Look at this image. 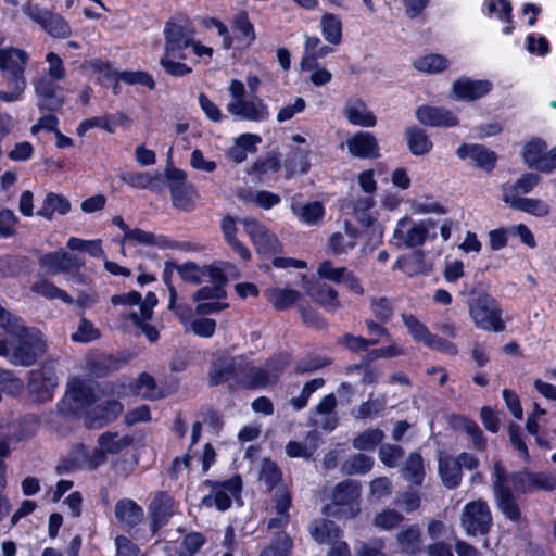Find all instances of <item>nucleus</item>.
<instances>
[{"instance_id":"obj_40","label":"nucleus","mask_w":556,"mask_h":556,"mask_svg":"<svg viewBox=\"0 0 556 556\" xmlns=\"http://www.w3.org/2000/svg\"><path fill=\"white\" fill-rule=\"evenodd\" d=\"M70 210L71 204L66 198L51 192L45 198L38 214L47 219H51L55 213L64 215L70 212Z\"/></svg>"},{"instance_id":"obj_12","label":"nucleus","mask_w":556,"mask_h":556,"mask_svg":"<svg viewBox=\"0 0 556 556\" xmlns=\"http://www.w3.org/2000/svg\"><path fill=\"white\" fill-rule=\"evenodd\" d=\"M491 522L492 516L486 502L477 500L465 505L460 516V526L467 534H484L489 531Z\"/></svg>"},{"instance_id":"obj_20","label":"nucleus","mask_w":556,"mask_h":556,"mask_svg":"<svg viewBox=\"0 0 556 556\" xmlns=\"http://www.w3.org/2000/svg\"><path fill=\"white\" fill-rule=\"evenodd\" d=\"M492 88L488 80L462 78L452 86L451 98L462 101H473L486 94Z\"/></svg>"},{"instance_id":"obj_64","label":"nucleus","mask_w":556,"mask_h":556,"mask_svg":"<svg viewBox=\"0 0 556 556\" xmlns=\"http://www.w3.org/2000/svg\"><path fill=\"white\" fill-rule=\"evenodd\" d=\"M176 269L182 280L191 283L201 282L202 278L205 275L204 268L191 262L179 265L176 267Z\"/></svg>"},{"instance_id":"obj_52","label":"nucleus","mask_w":556,"mask_h":556,"mask_svg":"<svg viewBox=\"0 0 556 556\" xmlns=\"http://www.w3.org/2000/svg\"><path fill=\"white\" fill-rule=\"evenodd\" d=\"M258 479L265 483L267 489L271 490L280 482L281 472L274 462L263 459L260 467Z\"/></svg>"},{"instance_id":"obj_50","label":"nucleus","mask_w":556,"mask_h":556,"mask_svg":"<svg viewBox=\"0 0 556 556\" xmlns=\"http://www.w3.org/2000/svg\"><path fill=\"white\" fill-rule=\"evenodd\" d=\"M205 542V536L202 533L190 532L182 538L177 554L179 556H194Z\"/></svg>"},{"instance_id":"obj_32","label":"nucleus","mask_w":556,"mask_h":556,"mask_svg":"<svg viewBox=\"0 0 556 556\" xmlns=\"http://www.w3.org/2000/svg\"><path fill=\"white\" fill-rule=\"evenodd\" d=\"M439 473L447 488H456L462 481L459 460L448 455H441L439 458Z\"/></svg>"},{"instance_id":"obj_29","label":"nucleus","mask_w":556,"mask_h":556,"mask_svg":"<svg viewBox=\"0 0 556 556\" xmlns=\"http://www.w3.org/2000/svg\"><path fill=\"white\" fill-rule=\"evenodd\" d=\"M114 513L118 522L127 528L137 526L143 519V509L129 498L118 501Z\"/></svg>"},{"instance_id":"obj_63","label":"nucleus","mask_w":556,"mask_h":556,"mask_svg":"<svg viewBox=\"0 0 556 556\" xmlns=\"http://www.w3.org/2000/svg\"><path fill=\"white\" fill-rule=\"evenodd\" d=\"M193 188L191 186H177L172 189L173 203L180 210H188L193 200Z\"/></svg>"},{"instance_id":"obj_28","label":"nucleus","mask_w":556,"mask_h":556,"mask_svg":"<svg viewBox=\"0 0 556 556\" xmlns=\"http://www.w3.org/2000/svg\"><path fill=\"white\" fill-rule=\"evenodd\" d=\"M291 507L290 493L285 488H280L276 491L274 497V510L276 517L270 518L268 521V528H283L290 521L289 509Z\"/></svg>"},{"instance_id":"obj_21","label":"nucleus","mask_w":556,"mask_h":556,"mask_svg":"<svg viewBox=\"0 0 556 556\" xmlns=\"http://www.w3.org/2000/svg\"><path fill=\"white\" fill-rule=\"evenodd\" d=\"M416 117L429 127H453L458 124L457 116L443 108L421 106L416 111Z\"/></svg>"},{"instance_id":"obj_7","label":"nucleus","mask_w":556,"mask_h":556,"mask_svg":"<svg viewBox=\"0 0 556 556\" xmlns=\"http://www.w3.org/2000/svg\"><path fill=\"white\" fill-rule=\"evenodd\" d=\"M361 490L356 481L346 480L336 485L331 503L327 506L329 515L342 518H354L359 511Z\"/></svg>"},{"instance_id":"obj_44","label":"nucleus","mask_w":556,"mask_h":556,"mask_svg":"<svg viewBox=\"0 0 556 556\" xmlns=\"http://www.w3.org/2000/svg\"><path fill=\"white\" fill-rule=\"evenodd\" d=\"M402 472L404 478L413 484H420L425 477L424 460L417 453H412L406 459Z\"/></svg>"},{"instance_id":"obj_47","label":"nucleus","mask_w":556,"mask_h":556,"mask_svg":"<svg viewBox=\"0 0 556 556\" xmlns=\"http://www.w3.org/2000/svg\"><path fill=\"white\" fill-rule=\"evenodd\" d=\"M236 359L228 361L226 358L216 359L210 369V382L219 384L227 381L232 376Z\"/></svg>"},{"instance_id":"obj_60","label":"nucleus","mask_w":556,"mask_h":556,"mask_svg":"<svg viewBox=\"0 0 556 556\" xmlns=\"http://www.w3.org/2000/svg\"><path fill=\"white\" fill-rule=\"evenodd\" d=\"M99 330L94 328L93 324L87 320L86 318H81L77 330L72 333V340L75 342L87 343L92 340H96L99 337Z\"/></svg>"},{"instance_id":"obj_56","label":"nucleus","mask_w":556,"mask_h":556,"mask_svg":"<svg viewBox=\"0 0 556 556\" xmlns=\"http://www.w3.org/2000/svg\"><path fill=\"white\" fill-rule=\"evenodd\" d=\"M374 464V459L364 454H356L343 464V471L348 475L367 472Z\"/></svg>"},{"instance_id":"obj_48","label":"nucleus","mask_w":556,"mask_h":556,"mask_svg":"<svg viewBox=\"0 0 556 556\" xmlns=\"http://www.w3.org/2000/svg\"><path fill=\"white\" fill-rule=\"evenodd\" d=\"M384 438V433L379 429H368L357 434L353 440V446L361 451L374 450Z\"/></svg>"},{"instance_id":"obj_31","label":"nucleus","mask_w":556,"mask_h":556,"mask_svg":"<svg viewBox=\"0 0 556 556\" xmlns=\"http://www.w3.org/2000/svg\"><path fill=\"white\" fill-rule=\"evenodd\" d=\"M413 215H443L446 213L444 205L431 194L416 195L407 200Z\"/></svg>"},{"instance_id":"obj_49","label":"nucleus","mask_w":556,"mask_h":556,"mask_svg":"<svg viewBox=\"0 0 556 556\" xmlns=\"http://www.w3.org/2000/svg\"><path fill=\"white\" fill-rule=\"evenodd\" d=\"M376 205V199L374 194L365 193L353 201V212L357 216L358 220L365 226L372 224V218L367 214Z\"/></svg>"},{"instance_id":"obj_25","label":"nucleus","mask_w":556,"mask_h":556,"mask_svg":"<svg viewBox=\"0 0 556 556\" xmlns=\"http://www.w3.org/2000/svg\"><path fill=\"white\" fill-rule=\"evenodd\" d=\"M503 200L510 207L526 212L528 214H532L536 217H543L549 213L548 205L539 199L520 198L518 194H510V192H505L503 194Z\"/></svg>"},{"instance_id":"obj_6","label":"nucleus","mask_w":556,"mask_h":556,"mask_svg":"<svg viewBox=\"0 0 556 556\" xmlns=\"http://www.w3.org/2000/svg\"><path fill=\"white\" fill-rule=\"evenodd\" d=\"M228 90L232 100L227 104V110L232 115L253 122H262L269 117L268 106L261 99L244 98L245 88L241 81L232 80Z\"/></svg>"},{"instance_id":"obj_54","label":"nucleus","mask_w":556,"mask_h":556,"mask_svg":"<svg viewBox=\"0 0 556 556\" xmlns=\"http://www.w3.org/2000/svg\"><path fill=\"white\" fill-rule=\"evenodd\" d=\"M233 28L240 33L242 40L250 46L256 38L254 27L249 21L247 12H239L232 20Z\"/></svg>"},{"instance_id":"obj_58","label":"nucleus","mask_w":556,"mask_h":556,"mask_svg":"<svg viewBox=\"0 0 556 556\" xmlns=\"http://www.w3.org/2000/svg\"><path fill=\"white\" fill-rule=\"evenodd\" d=\"M121 179L126 185L138 188L147 189L150 188L155 178L147 172H127L121 175Z\"/></svg>"},{"instance_id":"obj_19","label":"nucleus","mask_w":556,"mask_h":556,"mask_svg":"<svg viewBox=\"0 0 556 556\" xmlns=\"http://www.w3.org/2000/svg\"><path fill=\"white\" fill-rule=\"evenodd\" d=\"M58 386V377L51 369H40L30 372L28 393L34 401L47 402L53 397Z\"/></svg>"},{"instance_id":"obj_3","label":"nucleus","mask_w":556,"mask_h":556,"mask_svg":"<svg viewBox=\"0 0 556 556\" xmlns=\"http://www.w3.org/2000/svg\"><path fill=\"white\" fill-rule=\"evenodd\" d=\"M434 228L435 222L432 219L415 220L412 216L404 215L396 220L391 243L399 249L421 247L428 240L435 239Z\"/></svg>"},{"instance_id":"obj_10","label":"nucleus","mask_w":556,"mask_h":556,"mask_svg":"<svg viewBox=\"0 0 556 556\" xmlns=\"http://www.w3.org/2000/svg\"><path fill=\"white\" fill-rule=\"evenodd\" d=\"M211 486V493L202 498L206 507H216L218 510H226L231 506L233 500L239 498L242 481L239 476H233L225 481H206Z\"/></svg>"},{"instance_id":"obj_18","label":"nucleus","mask_w":556,"mask_h":556,"mask_svg":"<svg viewBox=\"0 0 556 556\" xmlns=\"http://www.w3.org/2000/svg\"><path fill=\"white\" fill-rule=\"evenodd\" d=\"M241 223L245 233L250 237L257 253L269 255L279 251L280 243L277 237L271 233L263 224L254 218H243Z\"/></svg>"},{"instance_id":"obj_39","label":"nucleus","mask_w":556,"mask_h":556,"mask_svg":"<svg viewBox=\"0 0 556 556\" xmlns=\"http://www.w3.org/2000/svg\"><path fill=\"white\" fill-rule=\"evenodd\" d=\"M122 245L123 249L126 245L166 247L163 238H157L152 232H148L139 228L127 230V233L123 237Z\"/></svg>"},{"instance_id":"obj_26","label":"nucleus","mask_w":556,"mask_h":556,"mask_svg":"<svg viewBox=\"0 0 556 556\" xmlns=\"http://www.w3.org/2000/svg\"><path fill=\"white\" fill-rule=\"evenodd\" d=\"M309 533L318 544H327L330 547L338 542H342L341 530L330 520H315L309 526Z\"/></svg>"},{"instance_id":"obj_61","label":"nucleus","mask_w":556,"mask_h":556,"mask_svg":"<svg viewBox=\"0 0 556 556\" xmlns=\"http://www.w3.org/2000/svg\"><path fill=\"white\" fill-rule=\"evenodd\" d=\"M187 329H190L194 334L202 338H210L214 334L216 329V321L211 318H195L189 324H184Z\"/></svg>"},{"instance_id":"obj_9","label":"nucleus","mask_w":556,"mask_h":556,"mask_svg":"<svg viewBox=\"0 0 556 556\" xmlns=\"http://www.w3.org/2000/svg\"><path fill=\"white\" fill-rule=\"evenodd\" d=\"M23 12L54 38H67L72 35V28L68 22L60 14H55L33 3L25 4Z\"/></svg>"},{"instance_id":"obj_4","label":"nucleus","mask_w":556,"mask_h":556,"mask_svg":"<svg viewBox=\"0 0 556 556\" xmlns=\"http://www.w3.org/2000/svg\"><path fill=\"white\" fill-rule=\"evenodd\" d=\"M111 302L114 305H139V313L135 311L130 313L131 320L141 329L150 342H155L159 339V331L148 323L152 318L153 308L157 304V298L153 292L147 293L141 301L139 292L130 291L113 295Z\"/></svg>"},{"instance_id":"obj_37","label":"nucleus","mask_w":556,"mask_h":556,"mask_svg":"<svg viewBox=\"0 0 556 556\" xmlns=\"http://www.w3.org/2000/svg\"><path fill=\"white\" fill-rule=\"evenodd\" d=\"M309 154L311 149L308 146L291 150L286 161L288 178L294 174H304L309 169Z\"/></svg>"},{"instance_id":"obj_8","label":"nucleus","mask_w":556,"mask_h":556,"mask_svg":"<svg viewBox=\"0 0 556 556\" xmlns=\"http://www.w3.org/2000/svg\"><path fill=\"white\" fill-rule=\"evenodd\" d=\"M92 399L93 390L90 386L78 378H73L56 408L59 414L64 417L75 416L79 412L86 414V408L91 405Z\"/></svg>"},{"instance_id":"obj_16","label":"nucleus","mask_w":556,"mask_h":556,"mask_svg":"<svg viewBox=\"0 0 556 556\" xmlns=\"http://www.w3.org/2000/svg\"><path fill=\"white\" fill-rule=\"evenodd\" d=\"M123 412V405L114 400H99L93 392L91 405L86 408L85 425L99 429L115 420Z\"/></svg>"},{"instance_id":"obj_46","label":"nucleus","mask_w":556,"mask_h":556,"mask_svg":"<svg viewBox=\"0 0 556 556\" xmlns=\"http://www.w3.org/2000/svg\"><path fill=\"white\" fill-rule=\"evenodd\" d=\"M293 213L307 225L316 224L324 216V207L319 202L306 203L302 206L292 205Z\"/></svg>"},{"instance_id":"obj_24","label":"nucleus","mask_w":556,"mask_h":556,"mask_svg":"<svg viewBox=\"0 0 556 556\" xmlns=\"http://www.w3.org/2000/svg\"><path fill=\"white\" fill-rule=\"evenodd\" d=\"M456 154L459 159H470L477 166L491 170L496 162L495 152L480 144H462L457 148Z\"/></svg>"},{"instance_id":"obj_35","label":"nucleus","mask_w":556,"mask_h":556,"mask_svg":"<svg viewBox=\"0 0 556 556\" xmlns=\"http://www.w3.org/2000/svg\"><path fill=\"white\" fill-rule=\"evenodd\" d=\"M396 542L402 553L414 555L421 551V530L410 526L396 535Z\"/></svg>"},{"instance_id":"obj_43","label":"nucleus","mask_w":556,"mask_h":556,"mask_svg":"<svg viewBox=\"0 0 556 556\" xmlns=\"http://www.w3.org/2000/svg\"><path fill=\"white\" fill-rule=\"evenodd\" d=\"M26 62L25 51L12 47L0 49V70H21Z\"/></svg>"},{"instance_id":"obj_1","label":"nucleus","mask_w":556,"mask_h":556,"mask_svg":"<svg viewBox=\"0 0 556 556\" xmlns=\"http://www.w3.org/2000/svg\"><path fill=\"white\" fill-rule=\"evenodd\" d=\"M48 351V342L42 332L26 327L0 305V356L12 365L28 367Z\"/></svg>"},{"instance_id":"obj_33","label":"nucleus","mask_w":556,"mask_h":556,"mask_svg":"<svg viewBox=\"0 0 556 556\" xmlns=\"http://www.w3.org/2000/svg\"><path fill=\"white\" fill-rule=\"evenodd\" d=\"M222 231L224 238L231 250L239 255V257L243 261H249L251 258L250 250L237 238V227L236 222L232 217H224L222 220Z\"/></svg>"},{"instance_id":"obj_51","label":"nucleus","mask_w":556,"mask_h":556,"mask_svg":"<svg viewBox=\"0 0 556 556\" xmlns=\"http://www.w3.org/2000/svg\"><path fill=\"white\" fill-rule=\"evenodd\" d=\"M67 248L73 251H85L93 257H104V252L101 248L100 240H84L80 238L72 237L67 241Z\"/></svg>"},{"instance_id":"obj_30","label":"nucleus","mask_w":556,"mask_h":556,"mask_svg":"<svg viewBox=\"0 0 556 556\" xmlns=\"http://www.w3.org/2000/svg\"><path fill=\"white\" fill-rule=\"evenodd\" d=\"M152 530L155 532L173 514V500L165 493L157 494L150 505Z\"/></svg>"},{"instance_id":"obj_27","label":"nucleus","mask_w":556,"mask_h":556,"mask_svg":"<svg viewBox=\"0 0 556 556\" xmlns=\"http://www.w3.org/2000/svg\"><path fill=\"white\" fill-rule=\"evenodd\" d=\"M337 400L333 394L325 395L318 403L314 414V424L325 430H332L337 426L334 408Z\"/></svg>"},{"instance_id":"obj_38","label":"nucleus","mask_w":556,"mask_h":556,"mask_svg":"<svg viewBox=\"0 0 556 556\" xmlns=\"http://www.w3.org/2000/svg\"><path fill=\"white\" fill-rule=\"evenodd\" d=\"M405 136L408 148L414 155H425L431 151L432 142L425 130L410 127L406 130Z\"/></svg>"},{"instance_id":"obj_34","label":"nucleus","mask_w":556,"mask_h":556,"mask_svg":"<svg viewBox=\"0 0 556 556\" xmlns=\"http://www.w3.org/2000/svg\"><path fill=\"white\" fill-rule=\"evenodd\" d=\"M268 302L278 311L293 306L302 298L301 293L288 288H274L266 291Z\"/></svg>"},{"instance_id":"obj_22","label":"nucleus","mask_w":556,"mask_h":556,"mask_svg":"<svg viewBox=\"0 0 556 556\" xmlns=\"http://www.w3.org/2000/svg\"><path fill=\"white\" fill-rule=\"evenodd\" d=\"M349 152L359 159H376L380 150L376 138L369 132L359 131L346 140Z\"/></svg>"},{"instance_id":"obj_17","label":"nucleus","mask_w":556,"mask_h":556,"mask_svg":"<svg viewBox=\"0 0 556 556\" xmlns=\"http://www.w3.org/2000/svg\"><path fill=\"white\" fill-rule=\"evenodd\" d=\"M59 78H61V72H47L37 80L35 90L41 110L56 111L62 106L63 94L55 85V79Z\"/></svg>"},{"instance_id":"obj_53","label":"nucleus","mask_w":556,"mask_h":556,"mask_svg":"<svg viewBox=\"0 0 556 556\" xmlns=\"http://www.w3.org/2000/svg\"><path fill=\"white\" fill-rule=\"evenodd\" d=\"M403 521V516L395 509L386 508L376 514L372 523L381 530H392Z\"/></svg>"},{"instance_id":"obj_15","label":"nucleus","mask_w":556,"mask_h":556,"mask_svg":"<svg viewBox=\"0 0 556 556\" xmlns=\"http://www.w3.org/2000/svg\"><path fill=\"white\" fill-rule=\"evenodd\" d=\"M98 446L93 451L91 460L86 463L87 466L99 467L106 460V455H116L125 451L132 443V438L128 434L116 431H105L98 438Z\"/></svg>"},{"instance_id":"obj_13","label":"nucleus","mask_w":556,"mask_h":556,"mask_svg":"<svg viewBox=\"0 0 556 556\" xmlns=\"http://www.w3.org/2000/svg\"><path fill=\"white\" fill-rule=\"evenodd\" d=\"M493 475V490L498 509L507 519L515 522L519 521L521 513L515 497L513 496L511 490L507 484L508 480L505 478V470L500 463L494 465Z\"/></svg>"},{"instance_id":"obj_14","label":"nucleus","mask_w":556,"mask_h":556,"mask_svg":"<svg viewBox=\"0 0 556 556\" xmlns=\"http://www.w3.org/2000/svg\"><path fill=\"white\" fill-rule=\"evenodd\" d=\"M525 163L539 172L556 170V147L547 151V144L540 138H533L523 147Z\"/></svg>"},{"instance_id":"obj_55","label":"nucleus","mask_w":556,"mask_h":556,"mask_svg":"<svg viewBox=\"0 0 556 556\" xmlns=\"http://www.w3.org/2000/svg\"><path fill=\"white\" fill-rule=\"evenodd\" d=\"M355 238L352 233H333L328 243V249L333 254H342L352 250L355 247Z\"/></svg>"},{"instance_id":"obj_41","label":"nucleus","mask_w":556,"mask_h":556,"mask_svg":"<svg viewBox=\"0 0 556 556\" xmlns=\"http://www.w3.org/2000/svg\"><path fill=\"white\" fill-rule=\"evenodd\" d=\"M31 291L49 300L59 299L66 304H73V298L64 290L58 288L54 283L40 279L30 287Z\"/></svg>"},{"instance_id":"obj_45","label":"nucleus","mask_w":556,"mask_h":556,"mask_svg":"<svg viewBox=\"0 0 556 556\" xmlns=\"http://www.w3.org/2000/svg\"><path fill=\"white\" fill-rule=\"evenodd\" d=\"M321 33L325 39L332 45H338L342 37L341 21L331 13H326L320 20Z\"/></svg>"},{"instance_id":"obj_59","label":"nucleus","mask_w":556,"mask_h":556,"mask_svg":"<svg viewBox=\"0 0 556 556\" xmlns=\"http://www.w3.org/2000/svg\"><path fill=\"white\" fill-rule=\"evenodd\" d=\"M325 384L323 378H315L306 382L302 389L301 394L298 397L291 400V404L296 410L304 408L308 402L311 395L320 389Z\"/></svg>"},{"instance_id":"obj_23","label":"nucleus","mask_w":556,"mask_h":556,"mask_svg":"<svg viewBox=\"0 0 556 556\" xmlns=\"http://www.w3.org/2000/svg\"><path fill=\"white\" fill-rule=\"evenodd\" d=\"M343 114L345 118L354 126L374 127L377 123L375 114L367 108L361 99H350L346 101Z\"/></svg>"},{"instance_id":"obj_62","label":"nucleus","mask_w":556,"mask_h":556,"mask_svg":"<svg viewBox=\"0 0 556 556\" xmlns=\"http://www.w3.org/2000/svg\"><path fill=\"white\" fill-rule=\"evenodd\" d=\"M291 539L286 533L278 536L277 541L263 549L260 556H288L291 549Z\"/></svg>"},{"instance_id":"obj_36","label":"nucleus","mask_w":556,"mask_h":556,"mask_svg":"<svg viewBox=\"0 0 556 556\" xmlns=\"http://www.w3.org/2000/svg\"><path fill=\"white\" fill-rule=\"evenodd\" d=\"M307 293L329 312H336L341 306L338 292L327 285H318L315 288L308 289Z\"/></svg>"},{"instance_id":"obj_57","label":"nucleus","mask_w":556,"mask_h":556,"mask_svg":"<svg viewBox=\"0 0 556 556\" xmlns=\"http://www.w3.org/2000/svg\"><path fill=\"white\" fill-rule=\"evenodd\" d=\"M505 478L510 490L514 489L518 493L534 492V473L518 472Z\"/></svg>"},{"instance_id":"obj_2","label":"nucleus","mask_w":556,"mask_h":556,"mask_svg":"<svg viewBox=\"0 0 556 556\" xmlns=\"http://www.w3.org/2000/svg\"><path fill=\"white\" fill-rule=\"evenodd\" d=\"M165 55L161 59V65L168 70H191L182 61L187 59V50L200 59H211L213 49L194 39L195 29L192 22L177 15L169 18L164 25Z\"/></svg>"},{"instance_id":"obj_5","label":"nucleus","mask_w":556,"mask_h":556,"mask_svg":"<svg viewBox=\"0 0 556 556\" xmlns=\"http://www.w3.org/2000/svg\"><path fill=\"white\" fill-rule=\"evenodd\" d=\"M468 312L475 326L479 329L494 332L505 329L497 302L486 293L472 294L468 300Z\"/></svg>"},{"instance_id":"obj_42","label":"nucleus","mask_w":556,"mask_h":556,"mask_svg":"<svg viewBox=\"0 0 556 556\" xmlns=\"http://www.w3.org/2000/svg\"><path fill=\"white\" fill-rule=\"evenodd\" d=\"M402 320L407 328L408 333L416 342H421L427 346L433 333L430 332L428 327L420 321L416 316L410 314H403Z\"/></svg>"},{"instance_id":"obj_11","label":"nucleus","mask_w":556,"mask_h":556,"mask_svg":"<svg viewBox=\"0 0 556 556\" xmlns=\"http://www.w3.org/2000/svg\"><path fill=\"white\" fill-rule=\"evenodd\" d=\"M38 264L49 275L63 274L67 279L80 281V276L75 271L84 265V262L63 250L42 254Z\"/></svg>"}]
</instances>
